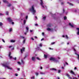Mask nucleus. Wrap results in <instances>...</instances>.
<instances>
[{"label": "nucleus", "mask_w": 79, "mask_h": 79, "mask_svg": "<svg viewBox=\"0 0 79 79\" xmlns=\"http://www.w3.org/2000/svg\"><path fill=\"white\" fill-rule=\"evenodd\" d=\"M30 11L32 12V13L33 15H34L35 13H36V10L34 9V6H32L31 7V8L29 9Z\"/></svg>", "instance_id": "obj_1"}, {"label": "nucleus", "mask_w": 79, "mask_h": 79, "mask_svg": "<svg viewBox=\"0 0 79 79\" xmlns=\"http://www.w3.org/2000/svg\"><path fill=\"white\" fill-rule=\"evenodd\" d=\"M2 66H4L5 68H7L9 69H10V70H12V68H10V67H9V66H7V65H8V64H6V63L5 64H2Z\"/></svg>", "instance_id": "obj_2"}, {"label": "nucleus", "mask_w": 79, "mask_h": 79, "mask_svg": "<svg viewBox=\"0 0 79 79\" xmlns=\"http://www.w3.org/2000/svg\"><path fill=\"white\" fill-rule=\"evenodd\" d=\"M51 61H54L55 62H56V63L58 62V60L56 59L55 58L53 57H51L49 59Z\"/></svg>", "instance_id": "obj_3"}, {"label": "nucleus", "mask_w": 79, "mask_h": 79, "mask_svg": "<svg viewBox=\"0 0 79 79\" xmlns=\"http://www.w3.org/2000/svg\"><path fill=\"white\" fill-rule=\"evenodd\" d=\"M7 21H9V22H12V21H13V20H12V19H11V18H7Z\"/></svg>", "instance_id": "obj_4"}, {"label": "nucleus", "mask_w": 79, "mask_h": 79, "mask_svg": "<svg viewBox=\"0 0 79 79\" xmlns=\"http://www.w3.org/2000/svg\"><path fill=\"white\" fill-rule=\"evenodd\" d=\"M40 1H41V2L40 3V5H41L43 7V8H44V6L43 5H44V2H43V1H42V0H40Z\"/></svg>", "instance_id": "obj_5"}, {"label": "nucleus", "mask_w": 79, "mask_h": 79, "mask_svg": "<svg viewBox=\"0 0 79 79\" xmlns=\"http://www.w3.org/2000/svg\"><path fill=\"white\" fill-rule=\"evenodd\" d=\"M20 50L21 53H23V52H24L25 50V48L23 47L22 49H21Z\"/></svg>", "instance_id": "obj_6"}, {"label": "nucleus", "mask_w": 79, "mask_h": 79, "mask_svg": "<svg viewBox=\"0 0 79 79\" xmlns=\"http://www.w3.org/2000/svg\"><path fill=\"white\" fill-rule=\"evenodd\" d=\"M76 29L77 31V35H79V28H76Z\"/></svg>", "instance_id": "obj_7"}, {"label": "nucleus", "mask_w": 79, "mask_h": 79, "mask_svg": "<svg viewBox=\"0 0 79 79\" xmlns=\"http://www.w3.org/2000/svg\"><path fill=\"white\" fill-rule=\"evenodd\" d=\"M11 52H10L9 54V57H10V59H12V58H13V57H12V56H11Z\"/></svg>", "instance_id": "obj_8"}, {"label": "nucleus", "mask_w": 79, "mask_h": 79, "mask_svg": "<svg viewBox=\"0 0 79 79\" xmlns=\"http://www.w3.org/2000/svg\"><path fill=\"white\" fill-rule=\"evenodd\" d=\"M3 2L4 3H7V4H8L9 3V2H8V1L6 0H3Z\"/></svg>", "instance_id": "obj_9"}, {"label": "nucleus", "mask_w": 79, "mask_h": 79, "mask_svg": "<svg viewBox=\"0 0 79 79\" xmlns=\"http://www.w3.org/2000/svg\"><path fill=\"white\" fill-rule=\"evenodd\" d=\"M66 76L68 77L69 79H72V78H71V77H70V76H69V74H67Z\"/></svg>", "instance_id": "obj_10"}, {"label": "nucleus", "mask_w": 79, "mask_h": 79, "mask_svg": "<svg viewBox=\"0 0 79 79\" xmlns=\"http://www.w3.org/2000/svg\"><path fill=\"white\" fill-rule=\"evenodd\" d=\"M51 30L52 31H53V29L52 28V29H50L49 28H48L47 29V31H51Z\"/></svg>", "instance_id": "obj_11"}, {"label": "nucleus", "mask_w": 79, "mask_h": 79, "mask_svg": "<svg viewBox=\"0 0 79 79\" xmlns=\"http://www.w3.org/2000/svg\"><path fill=\"white\" fill-rule=\"evenodd\" d=\"M31 60H32V61H35V57H32Z\"/></svg>", "instance_id": "obj_12"}, {"label": "nucleus", "mask_w": 79, "mask_h": 79, "mask_svg": "<svg viewBox=\"0 0 79 79\" xmlns=\"http://www.w3.org/2000/svg\"><path fill=\"white\" fill-rule=\"evenodd\" d=\"M50 70H51L52 71H57V70H56V69L53 68L51 69Z\"/></svg>", "instance_id": "obj_13"}, {"label": "nucleus", "mask_w": 79, "mask_h": 79, "mask_svg": "<svg viewBox=\"0 0 79 79\" xmlns=\"http://www.w3.org/2000/svg\"><path fill=\"white\" fill-rule=\"evenodd\" d=\"M70 73H71V74H73L74 75L75 74L74 73V72L72 70H71Z\"/></svg>", "instance_id": "obj_14"}, {"label": "nucleus", "mask_w": 79, "mask_h": 79, "mask_svg": "<svg viewBox=\"0 0 79 79\" xmlns=\"http://www.w3.org/2000/svg\"><path fill=\"white\" fill-rule=\"evenodd\" d=\"M51 26H52V24H51V23H49L47 25V27H51Z\"/></svg>", "instance_id": "obj_15"}, {"label": "nucleus", "mask_w": 79, "mask_h": 79, "mask_svg": "<svg viewBox=\"0 0 79 79\" xmlns=\"http://www.w3.org/2000/svg\"><path fill=\"white\" fill-rule=\"evenodd\" d=\"M69 25H70V26L71 27H74V26L73 25H72V24H71V23H69Z\"/></svg>", "instance_id": "obj_16"}, {"label": "nucleus", "mask_w": 79, "mask_h": 79, "mask_svg": "<svg viewBox=\"0 0 79 79\" xmlns=\"http://www.w3.org/2000/svg\"><path fill=\"white\" fill-rule=\"evenodd\" d=\"M8 5H7V6H8V7H10V6H11V4L10 3H9V2L8 4H7Z\"/></svg>", "instance_id": "obj_17"}, {"label": "nucleus", "mask_w": 79, "mask_h": 79, "mask_svg": "<svg viewBox=\"0 0 79 79\" xmlns=\"http://www.w3.org/2000/svg\"><path fill=\"white\" fill-rule=\"evenodd\" d=\"M67 3H68L69 5H70L71 6H73V4L71 3H70L69 2H68Z\"/></svg>", "instance_id": "obj_18"}, {"label": "nucleus", "mask_w": 79, "mask_h": 79, "mask_svg": "<svg viewBox=\"0 0 79 79\" xmlns=\"http://www.w3.org/2000/svg\"><path fill=\"white\" fill-rule=\"evenodd\" d=\"M26 29H27V32H28V31L29 30V27H26Z\"/></svg>", "instance_id": "obj_19"}, {"label": "nucleus", "mask_w": 79, "mask_h": 79, "mask_svg": "<svg viewBox=\"0 0 79 79\" xmlns=\"http://www.w3.org/2000/svg\"><path fill=\"white\" fill-rule=\"evenodd\" d=\"M26 20H23V24L24 25L26 24Z\"/></svg>", "instance_id": "obj_20"}, {"label": "nucleus", "mask_w": 79, "mask_h": 79, "mask_svg": "<svg viewBox=\"0 0 79 79\" xmlns=\"http://www.w3.org/2000/svg\"><path fill=\"white\" fill-rule=\"evenodd\" d=\"M44 57L45 58H47V55L44 54Z\"/></svg>", "instance_id": "obj_21"}, {"label": "nucleus", "mask_w": 79, "mask_h": 79, "mask_svg": "<svg viewBox=\"0 0 79 79\" xmlns=\"http://www.w3.org/2000/svg\"><path fill=\"white\" fill-rule=\"evenodd\" d=\"M10 42H15V40H10Z\"/></svg>", "instance_id": "obj_22"}, {"label": "nucleus", "mask_w": 79, "mask_h": 79, "mask_svg": "<svg viewBox=\"0 0 79 79\" xmlns=\"http://www.w3.org/2000/svg\"><path fill=\"white\" fill-rule=\"evenodd\" d=\"M26 42V40H24L23 41V44H25Z\"/></svg>", "instance_id": "obj_23"}, {"label": "nucleus", "mask_w": 79, "mask_h": 79, "mask_svg": "<svg viewBox=\"0 0 79 79\" xmlns=\"http://www.w3.org/2000/svg\"><path fill=\"white\" fill-rule=\"evenodd\" d=\"M21 62L23 64H24V62L22 60H21Z\"/></svg>", "instance_id": "obj_24"}, {"label": "nucleus", "mask_w": 79, "mask_h": 79, "mask_svg": "<svg viewBox=\"0 0 79 79\" xmlns=\"http://www.w3.org/2000/svg\"><path fill=\"white\" fill-rule=\"evenodd\" d=\"M76 55H77L78 56V60H79V55L77 54H76Z\"/></svg>", "instance_id": "obj_25"}, {"label": "nucleus", "mask_w": 79, "mask_h": 79, "mask_svg": "<svg viewBox=\"0 0 79 79\" xmlns=\"http://www.w3.org/2000/svg\"><path fill=\"white\" fill-rule=\"evenodd\" d=\"M17 63L19 64H20V65H21V63L20 62H18Z\"/></svg>", "instance_id": "obj_26"}, {"label": "nucleus", "mask_w": 79, "mask_h": 79, "mask_svg": "<svg viewBox=\"0 0 79 79\" xmlns=\"http://www.w3.org/2000/svg\"><path fill=\"white\" fill-rule=\"evenodd\" d=\"M36 59H37V60H40V59L38 57H36Z\"/></svg>", "instance_id": "obj_27"}, {"label": "nucleus", "mask_w": 79, "mask_h": 79, "mask_svg": "<svg viewBox=\"0 0 79 79\" xmlns=\"http://www.w3.org/2000/svg\"><path fill=\"white\" fill-rule=\"evenodd\" d=\"M2 25H3V24H2V22H0V26H2Z\"/></svg>", "instance_id": "obj_28"}, {"label": "nucleus", "mask_w": 79, "mask_h": 79, "mask_svg": "<svg viewBox=\"0 0 79 79\" xmlns=\"http://www.w3.org/2000/svg\"><path fill=\"white\" fill-rule=\"evenodd\" d=\"M12 28H10L9 29V32H11V31H12Z\"/></svg>", "instance_id": "obj_29"}, {"label": "nucleus", "mask_w": 79, "mask_h": 79, "mask_svg": "<svg viewBox=\"0 0 79 79\" xmlns=\"http://www.w3.org/2000/svg\"><path fill=\"white\" fill-rule=\"evenodd\" d=\"M8 13H9L8 12V11L6 12V14L7 15H8Z\"/></svg>", "instance_id": "obj_30"}, {"label": "nucleus", "mask_w": 79, "mask_h": 79, "mask_svg": "<svg viewBox=\"0 0 79 79\" xmlns=\"http://www.w3.org/2000/svg\"><path fill=\"white\" fill-rule=\"evenodd\" d=\"M55 44V42H52L51 43V45H53V44Z\"/></svg>", "instance_id": "obj_31"}, {"label": "nucleus", "mask_w": 79, "mask_h": 79, "mask_svg": "<svg viewBox=\"0 0 79 79\" xmlns=\"http://www.w3.org/2000/svg\"><path fill=\"white\" fill-rule=\"evenodd\" d=\"M20 37H21L22 39H24V37L23 36H20Z\"/></svg>", "instance_id": "obj_32"}, {"label": "nucleus", "mask_w": 79, "mask_h": 79, "mask_svg": "<svg viewBox=\"0 0 79 79\" xmlns=\"http://www.w3.org/2000/svg\"><path fill=\"white\" fill-rule=\"evenodd\" d=\"M40 74H45V73H43L40 72Z\"/></svg>", "instance_id": "obj_33"}, {"label": "nucleus", "mask_w": 79, "mask_h": 79, "mask_svg": "<svg viewBox=\"0 0 79 79\" xmlns=\"http://www.w3.org/2000/svg\"><path fill=\"white\" fill-rule=\"evenodd\" d=\"M35 75L36 76H38L39 75V73H36Z\"/></svg>", "instance_id": "obj_34"}, {"label": "nucleus", "mask_w": 79, "mask_h": 79, "mask_svg": "<svg viewBox=\"0 0 79 79\" xmlns=\"http://www.w3.org/2000/svg\"><path fill=\"white\" fill-rule=\"evenodd\" d=\"M66 18H67L66 17H64V20H65V19H66Z\"/></svg>", "instance_id": "obj_35"}, {"label": "nucleus", "mask_w": 79, "mask_h": 79, "mask_svg": "<svg viewBox=\"0 0 79 79\" xmlns=\"http://www.w3.org/2000/svg\"><path fill=\"white\" fill-rule=\"evenodd\" d=\"M2 41L3 42H4V43H5V40H3V39H2Z\"/></svg>", "instance_id": "obj_36"}, {"label": "nucleus", "mask_w": 79, "mask_h": 79, "mask_svg": "<svg viewBox=\"0 0 79 79\" xmlns=\"http://www.w3.org/2000/svg\"><path fill=\"white\" fill-rule=\"evenodd\" d=\"M60 72H61V70H58V73H60Z\"/></svg>", "instance_id": "obj_37"}, {"label": "nucleus", "mask_w": 79, "mask_h": 79, "mask_svg": "<svg viewBox=\"0 0 79 79\" xmlns=\"http://www.w3.org/2000/svg\"><path fill=\"white\" fill-rule=\"evenodd\" d=\"M43 19H46V17H44L43 18Z\"/></svg>", "instance_id": "obj_38"}, {"label": "nucleus", "mask_w": 79, "mask_h": 79, "mask_svg": "<svg viewBox=\"0 0 79 79\" xmlns=\"http://www.w3.org/2000/svg\"><path fill=\"white\" fill-rule=\"evenodd\" d=\"M40 47H42V44L41 43L40 45Z\"/></svg>", "instance_id": "obj_39"}, {"label": "nucleus", "mask_w": 79, "mask_h": 79, "mask_svg": "<svg viewBox=\"0 0 79 79\" xmlns=\"http://www.w3.org/2000/svg\"><path fill=\"white\" fill-rule=\"evenodd\" d=\"M64 2H62L61 3V5H64Z\"/></svg>", "instance_id": "obj_40"}, {"label": "nucleus", "mask_w": 79, "mask_h": 79, "mask_svg": "<svg viewBox=\"0 0 79 79\" xmlns=\"http://www.w3.org/2000/svg\"><path fill=\"white\" fill-rule=\"evenodd\" d=\"M17 69L19 71H20V68H18V69Z\"/></svg>", "instance_id": "obj_41"}, {"label": "nucleus", "mask_w": 79, "mask_h": 79, "mask_svg": "<svg viewBox=\"0 0 79 79\" xmlns=\"http://www.w3.org/2000/svg\"><path fill=\"white\" fill-rule=\"evenodd\" d=\"M14 60H16V57H15L13 58Z\"/></svg>", "instance_id": "obj_42"}, {"label": "nucleus", "mask_w": 79, "mask_h": 79, "mask_svg": "<svg viewBox=\"0 0 79 79\" xmlns=\"http://www.w3.org/2000/svg\"><path fill=\"white\" fill-rule=\"evenodd\" d=\"M65 37H66V38H67V39H68V37L67 35H66Z\"/></svg>", "instance_id": "obj_43"}, {"label": "nucleus", "mask_w": 79, "mask_h": 79, "mask_svg": "<svg viewBox=\"0 0 79 79\" xmlns=\"http://www.w3.org/2000/svg\"><path fill=\"white\" fill-rule=\"evenodd\" d=\"M28 18V17L27 16L26 18V19H27Z\"/></svg>", "instance_id": "obj_44"}, {"label": "nucleus", "mask_w": 79, "mask_h": 79, "mask_svg": "<svg viewBox=\"0 0 79 79\" xmlns=\"http://www.w3.org/2000/svg\"><path fill=\"white\" fill-rule=\"evenodd\" d=\"M35 26H38V24H35Z\"/></svg>", "instance_id": "obj_45"}, {"label": "nucleus", "mask_w": 79, "mask_h": 79, "mask_svg": "<svg viewBox=\"0 0 79 79\" xmlns=\"http://www.w3.org/2000/svg\"><path fill=\"white\" fill-rule=\"evenodd\" d=\"M49 50H53V49H52L50 48H49Z\"/></svg>", "instance_id": "obj_46"}, {"label": "nucleus", "mask_w": 79, "mask_h": 79, "mask_svg": "<svg viewBox=\"0 0 79 79\" xmlns=\"http://www.w3.org/2000/svg\"><path fill=\"white\" fill-rule=\"evenodd\" d=\"M31 39L32 40H34V38H31Z\"/></svg>", "instance_id": "obj_47"}, {"label": "nucleus", "mask_w": 79, "mask_h": 79, "mask_svg": "<svg viewBox=\"0 0 79 79\" xmlns=\"http://www.w3.org/2000/svg\"><path fill=\"white\" fill-rule=\"evenodd\" d=\"M31 79H34V77H31Z\"/></svg>", "instance_id": "obj_48"}, {"label": "nucleus", "mask_w": 79, "mask_h": 79, "mask_svg": "<svg viewBox=\"0 0 79 79\" xmlns=\"http://www.w3.org/2000/svg\"><path fill=\"white\" fill-rule=\"evenodd\" d=\"M63 13H64V9H63Z\"/></svg>", "instance_id": "obj_49"}, {"label": "nucleus", "mask_w": 79, "mask_h": 79, "mask_svg": "<svg viewBox=\"0 0 79 79\" xmlns=\"http://www.w3.org/2000/svg\"><path fill=\"white\" fill-rule=\"evenodd\" d=\"M42 34L43 35H44V32H43V33H42Z\"/></svg>", "instance_id": "obj_50"}, {"label": "nucleus", "mask_w": 79, "mask_h": 79, "mask_svg": "<svg viewBox=\"0 0 79 79\" xmlns=\"http://www.w3.org/2000/svg\"><path fill=\"white\" fill-rule=\"evenodd\" d=\"M35 39H37V37L36 36H35Z\"/></svg>", "instance_id": "obj_51"}, {"label": "nucleus", "mask_w": 79, "mask_h": 79, "mask_svg": "<svg viewBox=\"0 0 79 79\" xmlns=\"http://www.w3.org/2000/svg\"><path fill=\"white\" fill-rule=\"evenodd\" d=\"M15 76H18V75L16 73Z\"/></svg>", "instance_id": "obj_52"}, {"label": "nucleus", "mask_w": 79, "mask_h": 79, "mask_svg": "<svg viewBox=\"0 0 79 79\" xmlns=\"http://www.w3.org/2000/svg\"><path fill=\"white\" fill-rule=\"evenodd\" d=\"M73 50H74V52H76V49H75V48H73Z\"/></svg>", "instance_id": "obj_53"}, {"label": "nucleus", "mask_w": 79, "mask_h": 79, "mask_svg": "<svg viewBox=\"0 0 79 79\" xmlns=\"http://www.w3.org/2000/svg\"><path fill=\"white\" fill-rule=\"evenodd\" d=\"M12 24H14V22H12Z\"/></svg>", "instance_id": "obj_54"}, {"label": "nucleus", "mask_w": 79, "mask_h": 79, "mask_svg": "<svg viewBox=\"0 0 79 79\" xmlns=\"http://www.w3.org/2000/svg\"><path fill=\"white\" fill-rule=\"evenodd\" d=\"M77 69V67H75L74 68V69Z\"/></svg>", "instance_id": "obj_55"}, {"label": "nucleus", "mask_w": 79, "mask_h": 79, "mask_svg": "<svg viewBox=\"0 0 79 79\" xmlns=\"http://www.w3.org/2000/svg\"><path fill=\"white\" fill-rule=\"evenodd\" d=\"M2 15H2V14L0 13V16H2Z\"/></svg>", "instance_id": "obj_56"}, {"label": "nucleus", "mask_w": 79, "mask_h": 79, "mask_svg": "<svg viewBox=\"0 0 79 79\" xmlns=\"http://www.w3.org/2000/svg\"><path fill=\"white\" fill-rule=\"evenodd\" d=\"M11 47H12V46H10L9 47V48H11Z\"/></svg>", "instance_id": "obj_57"}, {"label": "nucleus", "mask_w": 79, "mask_h": 79, "mask_svg": "<svg viewBox=\"0 0 79 79\" xmlns=\"http://www.w3.org/2000/svg\"><path fill=\"white\" fill-rule=\"evenodd\" d=\"M35 18H36V19H37V17L36 16H35Z\"/></svg>", "instance_id": "obj_58"}, {"label": "nucleus", "mask_w": 79, "mask_h": 79, "mask_svg": "<svg viewBox=\"0 0 79 79\" xmlns=\"http://www.w3.org/2000/svg\"><path fill=\"white\" fill-rule=\"evenodd\" d=\"M44 40V38H42L41 40Z\"/></svg>", "instance_id": "obj_59"}, {"label": "nucleus", "mask_w": 79, "mask_h": 79, "mask_svg": "<svg viewBox=\"0 0 79 79\" xmlns=\"http://www.w3.org/2000/svg\"><path fill=\"white\" fill-rule=\"evenodd\" d=\"M66 64H67V65H68V63H67V62H66Z\"/></svg>", "instance_id": "obj_60"}, {"label": "nucleus", "mask_w": 79, "mask_h": 79, "mask_svg": "<svg viewBox=\"0 0 79 79\" xmlns=\"http://www.w3.org/2000/svg\"><path fill=\"white\" fill-rule=\"evenodd\" d=\"M40 69H42V67H40Z\"/></svg>", "instance_id": "obj_61"}, {"label": "nucleus", "mask_w": 79, "mask_h": 79, "mask_svg": "<svg viewBox=\"0 0 79 79\" xmlns=\"http://www.w3.org/2000/svg\"><path fill=\"white\" fill-rule=\"evenodd\" d=\"M30 32H32V31L31 30H30Z\"/></svg>", "instance_id": "obj_62"}, {"label": "nucleus", "mask_w": 79, "mask_h": 79, "mask_svg": "<svg viewBox=\"0 0 79 79\" xmlns=\"http://www.w3.org/2000/svg\"><path fill=\"white\" fill-rule=\"evenodd\" d=\"M62 37H64V35H63L62 36Z\"/></svg>", "instance_id": "obj_63"}, {"label": "nucleus", "mask_w": 79, "mask_h": 79, "mask_svg": "<svg viewBox=\"0 0 79 79\" xmlns=\"http://www.w3.org/2000/svg\"><path fill=\"white\" fill-rule=\"evenodd\" d=\"M0 79H5V78H0Z\"/></svg>", "instance_id": "obj_64"}]
</instances>
